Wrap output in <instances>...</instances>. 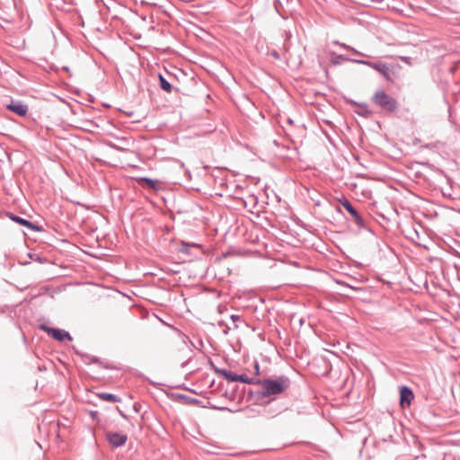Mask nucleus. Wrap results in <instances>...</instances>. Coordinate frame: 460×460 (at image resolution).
Masks as SVG:
<instances>
[{
  "label": "nucleus",
  "instance_id": "1",
  "mask_svg": "<svg viewBox=\"0 0 460 460\" xmlns=\"http://www.w3.org/2000/svg\"><path fill=\"white\" fill-rule=\"evenodd\" d=\"M263 388V395L270 396L283 393L289 385L288 378L280 376L278 379H266L258 383Z\"/></svg>",
  "mask_w": 460,
  "mask_h": 460
},
{
  "label": "nucleus",
  "instance_id": "2",
  "mask_svg": "<svg viewBox=\"0 0 460 460\" xmlns=\"http://www.w3.org/2000/svg\"><path fill=\"white\" fill-rule=\"evenodd\" d=\"M371 101L374 104L387 112H394L397 110V101L383 90H377L372 96Z\"/></svg>",
  "mask_w": 460,
  "mask_h": 460
},
{
  "label": "nucleus",
  "instance_id": "3",
  "mask_svg": "<svg viewBox=\"0 0 460 460\" xmlns=\"http://www.w3.org/2000/svg\"><path fill=\"white\" fill-rule=\"evenodd\" d=\"M41 329L44 330L49 336H51L52 338L58 341H62L66 339L69 341L71 340L69 333L64 330L50 328L45 325H42Z\"/></svg>",
  "mask_w": 460,
  "mask_h": 460
},
{
  "label": "nucleus",
  "instance_id": "4",
  "mask_svg": "<svg viewBox=\"0 0 460 460\" xmlns=\"http://www.w3.org/2000/svg\"><path fill=\"white\" fill-rule=\"evenodd\" d=\"M414 398V394L412 391L406 387L402 386L400 389V405L402 408L405 409L411 405L412 399Z\"/></svg>",
  "mask_w": 460,
  "mask_h": 460
},
{
  "label": "nucleus",
  "instance_id": "5",
  "mask_svg": "<svg viewBox=\"0 0 460 460\" xmlns=\"http://www.w3.org/2000/svg\"><path fill=\"white\" fill-rule=\"evenodd\" d=\"M106 437L109 442L114 447H120L124 445L128 438L125 434L118 432H109Z\"/></svg>",
  "mask_w": 460,
  "mask_h": 460
},
{
  "label": "nucleus",
  "instance_id": "6",
  "mask_svg": "<svg viewBox=\"0 0 460 460\" xmlns=\"http://www.w3.org/2000/svg\"><path fill=\"white\" fill-rule=\"evenodd\" d=\"M370 67L374 68L381 75H383L387 80H391V69L385 63H367Z\"/></svg>",
  "mask_w": 460,
  "mask_h": 460
},
{
  "label": "nucleus",
  "instance_id": "7",
  "mask_svg": "<svg viewBox=\"0 0 460 460\" xmlns=\"http://www.w3.org/2000/svg\"><path fill=\"white\" fill-rule=\"evenodd\" d=\"M7 108L20 116H24L28 111L27 106L20 102H12Z\"/></svg>",
  "mask_w": 460,
  "mask_h": 460
},
{
  "label": "nucleus",
  "instance_id": "8",
  "mask_svg": "<svg viewBox=\"0 0 460 460\" xmlns=\"http://www.w3.org/2000/svg\"><path fill=\"white\" fill-rule=\"evenodd\" d=\"M10 218L13 221V222H16L23 226H26L31 230H34V231H39L40 228L38 226H36L35 225H33L31 222L26 220V219H23L18 216H14V215H11L10 216Z\"/></svg>",
  "mask_w": 460,
  "mask_h": 460
},
{
  "label": "nucleus",
  "instance_id": "9",
  "mask_svg": "<svg viewBox=\"0 0 460 460\" xmlns=\"http://www.w3.org/2000/svg\"><path fill=\"white\" fill-rule=\"evenodd\" d=\"M341 204L343 208L354 217L357 223H361L362 220L360 216L347 199H345Z\"/></svg>",
  "mask_w": 460,
  "mask_h": 460
},
{
  "label": "nucleus",
  "instance_id": "10",
  "mask_svg": "<svg viewBox=\"0 0 460 460\" xmlns=\"http://www.w3.org/2000/svg\"><path fill=\"white\" fill-rule=\"evenodd\" d=\"M220 375L225 378L226 379L227 381H230V382H237V378H238V375L232 372V371H228V370H220Z\"/></svg>",
  "mask_w": 460,
  "mask_h": 460
},
{
  "label": "nucleus",
  "instance_id": "11",
  "mask_svg": "<svg viewBox=\"0 0 460 460\" xmlns=\"http://www.w3.org/2000/svg\"><path fill=\"white\" fill-rule=\"evenodd\" d=\"M237 382L252 385L261 383V380L255 378H249L245 375H238Z\"/></svg>",
  "mask_w": 460,
  "mask_h": 460
},
{
  "label": "nucleus",
  "instance_id": "12",
  "mask_svg": "<svg viewBox=\"0 0 460 460\" xmlns=\"http://www.w3.org/2000/svg\"><path fill=\"white\" fill-rule=\"evenodd\" d=\"M98 396L104 400V401H107V402H120V399L116 396L115 394H108V393H102V394H99Z\"/></svg>",
  "mask_w": 460,
  "mask_h": 460
},
{
  "label": "nucleus",
  "instance_id": "13",
  "mask_svg": "<svg viewBox=\"0 0 460 460\" xmlns=\"http://www.w3.org/2000/svg\"><path fill=\"white\" fill-rule=\"evenodd\" d=\"M138 181L140 183H146V185L147 187H149L150 189H155L157 187V181L155 180H152V179L140 178V179H138Z\"/></svg>",
  "mask_w": 460,
  "mask_h": 460
},
{
  "label": "nucleus",
  "instance_id": "14",
  "mask_svg": "<svg viewBox=\"0 0 460 460\" xmlns=\"http://www.w3.org/2000/svg\"><path fill=\"white\" fill-rule=\"evenodd\" d=\"M159 80L161 87L167 93H170L172 91L171 84L161 75H159Z\"/></svg>",
  "mask_w": 460,
  "mask_h": 460
},
{
  "label": "nucleus",
  "instance_id": "15",
  "mask_svg": "<svg viewBox=\"0 0 460 460\" xmlns=\"http://www.w3.org/2000/svg\"><path fill=\"white\" fill-rule=\"evenodd\" d=\"M254 370L256 375L260 374V366L257 362L254 363Z\"/></svg>",
  "mask_w": 460,
  "mask_h": 460
}]
</instances>
